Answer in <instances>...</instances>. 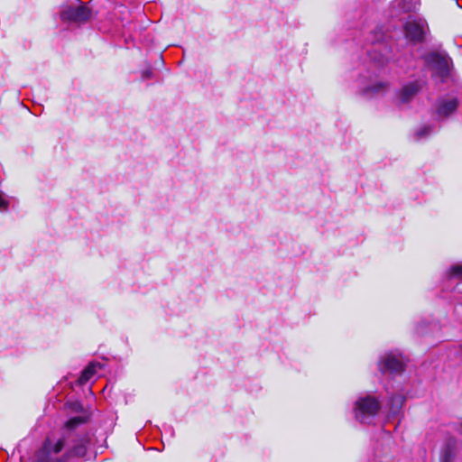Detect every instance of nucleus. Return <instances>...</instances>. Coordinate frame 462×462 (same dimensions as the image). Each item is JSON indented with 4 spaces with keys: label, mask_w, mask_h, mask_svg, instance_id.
<instances>
[{
    "label": "nucleus",
    "mask_w": 462,
    "mask_h": 462,
    "mask_svg": "<svg viewBox=\"0 0 462 462\" xmlns=\"http://www.w3.org/2000/svg\"><path fill=\"white\" fill-rule=\"evenodd\" d=\"M85 422L83 417L78 416L69 420L58 439L47 438L36 457L38 462H68L69 457H82L87 454L91 442L87 431H77Z\"/></svg>",
    "instance_id": "1"
},
{
    "label": "nucleus",
    "mask_w": 462,
    "mask_h": 462,
    "mask_svg": "<svg viewBox=\"0 0 462 462\" xmlns=\"http://www.w3.org/2000/svg\"><path fill=\"white\" fill-rule=\"evenodd\" d=\"M150 72H145L144 77H149Z\"/></svg>",
    "instance_id": "15"
},
{
    "label": "nucleus",
    "mask_w": 462,
    "mask_h": 462,
    "mask_svg": "<svg viewBox=\"0 0 462 462\" xmlns=\"http://www.w3.org/2000/svg\"><path fill=\"white\" fill-rule=\"evenodd\" d=\"M421 88V84L418 81L405 85L400 92V99L402 102H408Z\"/></svg>",
    "instance_id": "8"
},
{
    "label": "nucleus",
    "mask_w": 462,
    "mask_h": 462,
    "mask_svg": "<svg viewBox=\"0 0 462 462\" xmlns=\"http://www.w3.org/2000/svg\"><path fill=\"white\" fill-rule=\"evenodd\" d=\"M459 452V442L453 436H447L442 441L439 450V462H457Z\"/></svg>",
    "instance_id": "3"
},
{
    "label": "nucleus",
    "mask_w": 462,
    "mask_h": 462,
    "mask_svg": "<svg viewBox=\"0 0 462 462\" xmlns=\"http://www.w3.org/2000/svg\"><path fill=\"white\" fill-rule=\"evenodd\" d=\"M90 17V10L84 5L69 6L60 13V18L66 22L85 23Z\"/></svg>",
    "instance_id": "4"
},
{
    "label": "nucleus",
    "mask_w": 462,
    "mask_h": 462,
    "mask_svg": "<svg viewBox=\"0 0 462 462\" xmlns=\"http://www.w3.org/2000/svg\"><path fill=\"white\" fill-rule=\"evenodd\" d=\"M10 204V201L8 198L0 191V211H5L8 208V206Z\"/></svg>",
    "instance_id": "11"
},
{
    "label": "nucleus",
    "mask_w": 462,
    "mask_h": 462,
    "mask_svg": "<svg viewBox=\"0 0 462 462\" xmlns=\"http://www.w3.org/2000/svg\"><path fill=\"white\" fill-rule=\"evenodd\" d=\"M97 369H101L99 363H90L82 372L79 383L80 384L86 383L92 376L97 374Z\"/></svg>",
    "instance_id": "10"
},
{
    "label": "nucleus",
    "mask_w": 462,
    "mask_h": 462,
    "mask_svg": "<svg viewBox=\"0 0 462 462\" xmlns=\"http://www.w3.org/2000/svg\"><path fill=\"white\" fill-rule=\"evenodd\" d=\"M380 370L383 373H401L404 369V361L399 353H388L380 363Z\"/></svg>",
    "instance_id": "5"
},
{
    "label": "nucleus",
    "mask_w": 462,
    "mask_h": 462,
    "mask_svg": "<svg viewBox=\"0 0 462 462\" xmlns=\"http://www.w3.org/2000/svg\"><path fill=\"white\" fill-rule=\"evenodd\" d=\"M381 407L380 402L372 396L360 398L356 402L355 416L362 423L374 417Z\"/></svg>",
    "instance_id": "2"
},
{
    "label": "nucleus",
    "mask_w": 462,
    "mask_h": 462,
    "mask_svg": "<svg viewBox=\"0 0 462 462\" xmlns=\"http://www.w3.org/2000/svg\"><path fill=\"white\" fill-rule=\"evenodd\" d=\"M383 88V85L375 86V87H374V88H373V89H372V90H373V91H377V88Z\"/></svg>",
    "instance_id": "14"
},
{
    "label": "nucleus",
    "mask_w": 462,
    "mask_h": 462,
    "mask_svg": "<svg viewBox=\"0 0 462 462\" xmlns=\"http://www.w3.org/2000/svg\"><path fill=\"white\" fill-rule=\"evenodd\" d=\"M457 106V101L455 98L440 101L438 107V114L441 116H447L452 113Z\"/></svg>",
    "instance_id": "9"
},
{
    "label": "nucleus",
    "mask_w": 462,
    "mask_h": 462,
    "mask_svg": "<svg viewBox=\"0 0 462 462\" xmlns=\"http://www.w3.org/2000/svg\"><path fill=\"white\" fill-rule=\"evenodd\" d=\"M405 35L412 42H420L425 34V26L422 22L409 21L405 24Z\"/></svg>",
    "instance_id": "7"
},
{
    "label": "nucleus",
    "mask_w": 462,
    "mask_h": 462,
    "mask_svg": "<svg viewBox=\"0 0 462 462\" xmlns=\"http://www.w3.org/2000/svg\"><path fill=\"white\" fill-rule=\"evenodd\" d=\"M450 275L462 278V265H454L450 269Z\"/></svg>",
    "instance_id": "12"
},
{
    "label": "nucleus",
    "mask_w": 462,
    "mask_h": 462,
    "mask_svg": "<svg viewBox=\"0 0 462 462\" xmlns=\"http://www.w3.org/2000/svg\"><path fill=\"white\" fill-rule=\"evenodd\" d=\"M461 435H462V423H461Z\"/></svg>",
    "instance_id": "16"
},
{
    "label": "nucleus",
    "mask_w": 462,
    "mask_h": 462,
    "mask_svg": "<svg viewBox=\"0 0 462 462\" xmlns=\"http://www.w3.org/2000/svg\"><path fill=\"white\" fill-rule=\"evenodd\" d=\"M428 131H429V129H428V128L423 129L422 131H420V132L419 133L420 136L426 135Z\"/></svg>",
    "instance_id": "13"
},
{
    "label": "nucleus",
    "mask_w": 462,
    "mask_h": 462,
    "mask_svg": "<svg viewBox=\"0 0 462 462\" xmlns=\"http://www.w3.org/2000/svg\"><path fill=\"white\" fill-rule=\"evenodd\" d=\"M426 61L428 65L439 75L440 78H445L448 74L449 60L445 55L432 52L430 53Z\"/></svg>",
    "instance_id": "6"
}]
</instances>
